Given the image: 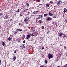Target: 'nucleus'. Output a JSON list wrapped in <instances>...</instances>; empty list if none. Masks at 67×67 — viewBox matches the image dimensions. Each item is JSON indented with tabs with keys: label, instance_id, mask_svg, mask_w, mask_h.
<instances>
[{
	"label": "nucleus",
	"instance_id": "1",
	"mask_svg": "<svg viewBox=\"0 0 67 67\" xmlns=\"http://www.w3.org/2000/svg\"><path fill=\"white\" fill-rule=\"evenodd\" d=\"M53 55H51V54L49 53L48 55V57L49 59H51L53 58Z\"/></svg>",
	"mask_w": 67,
	"mask_h": 67
},
{
	"label": "nucleus",
	"instance_id": "2",
	"mask_svg": "<svg viewBox=\"0 0 67 67\" xmlns=\"http://www.w3.org/2000/svg\"><path fill=\"white\" fill-rule=\"evenodd\" d=\"M59 37H60L62 36V35H63V33L62 32H61L58 33V34Z\"/></svg>",
	"mask_w": 67,
	"mask_h": 67
},
{
	"label": "nucleus",
	"instance_id": "3",
	"mask_svg": "<svg viewBox=\"0 0 67 67\" xmlns=\"http://www.w3.org/2000/svg\"><path fill=\"white\" fill-rule=\"evenodd\" d=\"M43 18V15H39V17H38V20L41 19Z\"/></svg>",
	"mask_w": 67,
	"mask_h": 67
},
{
	"label": "nucleus",
	"instance_id": "4",
	"mask_svg": "<svg viewBox=\"0 0 67 67\" xmlns=\"http://www.w3.org/2000/svg\"><path fill=\"white\" fill-rule=\"evenodd\" d=\"M49 15L50 16H53L54 14H53L52 13H50V12H49Z\"/></svg>",
	"mask_w": 67,
	"mask_h": 67
},
{
	"label": "nucleus",
	"instance_id": "5",
	"mask_svg": "<svg viewBox=\"0 0 67 67\" xmlns=\"http://www.w3.org/2000/svg\"><path fill=\"white\" fill-rule=\"evenodd\" d=\"M52 19V18L50 17H48L47 19V21H51Z\"/></svg>",
	"mask_w": 67,
	"mask_h": 67
},
{
	"label": "nucleus",
	"instance_id": "6",
	"mask_svg": "<svg viewBox=\"0 0 67 67\" xmlns=\"http://www.w3.org/2000/svg\"><path fill=\"white\" fill-rule=\"evenodd\" d=\"M8 15H6L4 17V19L7 20V19H8Z\"/></svg>",
	"mask_w": 67,
	"mask_h": 67
},
{
	"label": "nucleus",
	"instance_id": "7",
	"mask_svg": "<svg viewBox=\"0 0 67 67\" xmlns=\"http://www.w3.org/2000/svg\"><path fill=\"white\" fill-rule=\"evenodd\" d=\"M61 2H62L61 1H60L57 3V5H59V4H61Z\"/></svg>",
	"mask_w": 67,
	"mask_h": 67
},
{
	"label": "nucleus",
	"instance_id": "8",
	"mask_svg": "<svg viewBox=\"0 0 67 67\" xmlns=\"http://www.w3.org/2000/svg\"><path fill=\"white\" fill-rule=\"evenodd\" d=\"M23 38V39H24L25 37V35H24V34H23V35H22V37Z\"/></svg>",
	"mask_w": 67,
	"mask_h": 67
},
{
	"label": "nucleus",
	"instance_id": "9",
	"mask_svg": "<svg viewBox=\"0 0 67 67\" xmlns=\"http://www.w3.org/2000/svg\"><path fill=\"white\" fill-rule=\"evenodd\" d=\"M16 59V57L15 56L13 57V59L14 61H15Z\"/></svg>",
	"mask_w": 67,
	"mask_h": 67
},
{
	"label": "nucleus",
	"instance_id": "10",
	"mask_svg": "<svg viewBox=\"0 0 67 67\" xmlns=\"http://www.w3.org/2000/svg\"><path fill=\"white\" fill-rule=\"evenodd\" d=\"M40 24H42L43 23V21L41 20H39Z\"/></svg>",
	"mask_w": 67,
	"mask_h": 67
},
{
	"label": "nucleus",
	"instance_id": "11",
	"mask_svg": "<svg viewBox=\"0 0 67 67\" xmlns=\"http://www.w3.org/2000/svg\"><path fill=\"white\" fill-rule=\"evenodd\" d=\"M46 7H49V5L48 4H46Z\"/></svg>",
	"mask_w": 67,
	"mask_h": 67
},
{
	"label": "nucleus",
	"instance_id": "12",
	"mask_svg": "<svg viewBox=\"0 0 67 67\" xmlns=\"http://www.w3.org/2000/svg\"><path fill=\"white\" fill-rule=\"evenodd\" d=\"M17 30L18 31H22V29H18Z\"/></svg>",
	"mask_w": 67,
	"mask_h": 67
},
{
	"label": "nucleus",
	"instance_id": "13",
	"mask_svg": "<svg viewBox=\"0 0 67 67\" xmlns=\"http://www.w3.org/2000/svg\"><path fill=\"white\" fill-rule=\"evenodd\" d=\"M3 15V14L1 12L0 13V16H2Z\"/></svg>",
	"mask_w": 67,
	"mask_h": 67
},
{
	"label": "nucleus",
	"instance_id": "14",
	"mask_svg": "<svg viewBox=\"0 0 67 67\" xmlns=\"http://www.w3.org/2000/svg\"><path fill=\"white\" fill-rule=\"evenodd\" d=\"M2 43L3 46H4V45L5 44V43L3 41H2Z\"/></svg>",
	"mask_w": 67,
	"mask_h": 67
},
{
	"label": "nucleus",
	"instance_id": "15",
	"mask_svg": "<svg viewBox=\"0 0 67 67\" xmlns=\"http://www.w3.org/2000/svg\"><path fill=\"white\" fill-rule=\"evenodd\" d=\"M27 37H28L29 38H30V37H31V36L29 34L27 35Z\"/></svg>",
	"mask_w": 67,
	"mask_h": 67
},
{
	"label": "nucleus",
	"instance_id": "16",
	"mask_svg": "<svg viewBox=\"0 0 67 67\" xmlns=\"http://www.w3.org/2000/svg\"><path fill=\"white\" fill-rule=\"evenodd\" d=\"M26 4L27 7H29V6H30V5H29L28 3L27 2L26 3Z\"/></svg>",
	"mask_w": 67,
	"mask_h": 67
},
{
	"label": "nucleus",
	"instance_id": "17",
	"mask_svg": "<svg viewBox=\"0 0 67 67\" xmlns=\"http://www.w3.org/2000/svg\"><path fill=\"white\" fill-rule=\"evenodd\" d=\"M18 33V31H15V32H14V34H16V33Z\"/></svg>",
	"mask_w": 67,
	"mask_h": 67
},
{
	"label": "nucleus",
	"instance_id": "18",
	"mask_svg": "<svg viewBox=\"0 0 67 67\" xmlns=\"http://www.w3.org/2000/svg\"><path fill=\"white\" fill-rule=\"evenodd\" d=\"M44 16L45 17H46V16H47V14H44Z\"/></svg>",
	"mask_w": 67,
	"mask_h": 67
},
{
	"label": "nucleus",
	"instance_id": "19",
	"mask_svg": "<svg viewBox=\"0 0 67 67\" xmlns=\"http://www.w3.org/2000/svg\"><path fill=\"white\" fill-rule=\"evenodd\" d=\"M64 36H63V38H65V37H66V35H65L63 34Z\"/></svg>",
	"mask_w": 67,
	"mask_h": 67
},
{
	"label": "nucleus",
	"instance_id": "20",
	"mask_svg": "<svg viewBox=\"0 0 67 67\" xmlns=\"http://www.w3.org/2000/svg\"><path fill=\"white\" fill-rule=\"evenodd\" d=\"M45 64H47V63H48L47 60H45Z\"/></svg>",
	"mask_w": 67,
	"mask_h": 67
},
{
	"label": "nucleus",
	"instance_id": "21",
	"mask_svg": "<svg viewBox=\"0 0 67 67\" xmlns=\"http://www.w3.org/2000/svg\"><path fill=\"white\" fill-rule=\"evenodd\" d=\"M41 29H44V26H42L41 27Z\"/></svg>",
	"mask_w": 67,
	"mask_h": 67
},
{
	"label": "nucleus",
	"instance_id": "22",
	"mask_svg": "<svg viewBox=\"0 0 67 67\" xmlns=\"http://www.w3.org/2000/svg\"><path fill=\"white\" fill-rule=\"evenodd\" d=\"M30 12H28V14H27V15H29L30 14Z\"/></svg>",
	"mask_w": 67,
	"mask_h": 67
},
{
	"label": "nucleus",
	"instance_id": "23",
	"mask_svg": "<svg viewBox=\"0 0 67 67\" xmlns=\"http://www.w3.org/2000/svg\"><path fill=\"white\" fill-rule=\"evenodd\" d=\"M8 40H9V41H10L11 40V37H9L8 38Z\"/></svg>",
	"mask_w": 67,
	"mask_h": 67
},
{
	"label": "nucleus",
	"instance_id": "24",
	"mask_svg": "<svg viewBox=\"0 0 67 67\" xmlns=\"http://www.w3.org/2000/svg\"><path fill=\"white\" fill-rule=\"evenodd\" d=\"M31 36H35V35H33V33H32L31 34Z\"/></svg>",
	"mask_w": 67,
	"mask_h": 67
},
{
	"label": "nucleus",
	"instance_id": "25",
	"mask_svg": "<svg viewBox=\"0 0 67 67\" xmlns=\"http://www.w3.org/2000/svg\"><path fill=\"white\" fill-rule=\"evenodd\" d=\"M50 3H51V4H52V3H53V2L52 1H51L50 2Z\"/></svg>",
	"mask_w": 67,
	"mask_h": 67
},
{
	"label": "nucleus",
	"instance_id": "26",
	"mask_svg": "<svg viewBox=\"0 0 67 67\" xmlns=\"http://www.w3.org/2000/svg\"><path fill=\"white\" fill-rule=\"evenodd\" d=\"M33 13H34V14H36V12L35 11L33 12Z\"/></svg>",
	"mask_w": 67,
	"mask_h": 67
},
{
	"label": "nucleus",
	"instance_id": "27",
	"mask_svg": "<svg viewBox=\"0 0 67 67\" xmlns=\"http://www.w3.org/2000/svg\"><path fill=\"white\" fill-rule=\"evenodd\" d=\"M24 21L25 22H26V21H27V19H25Z\"/></svg>",
	"mask_w": 67,
	"mask_h": 67
},
{
	"label": "nucleus",
	"instance_id": "28",
	"mask_svg": "<svg viewBox=\"0 0 67 67\" xmlns=\"http://www.w3.org/2000/svg\"><path fill=\"white\" fill-rule=\"evenodd\" d=\"M23 43H24H24H25V40H24V41H23Z\"/></svg>",
	"mask_w": 67,
	"mask_h": 67
},
{
	"label": "nucleus",
	"instance_id": "29",
	"mask_svg": "<svg viewBox=\"0 0 67 67\" xmlns=\"http://www.w3.org/2000/svg\"><path fill=\"white\" fill-rule=\"evenodd\" d=\"M20 16L21 17L22 16V14H20Z\"/></svg>",
	"mask_w": 67,
	"mask_h": 67
},
{
	"label": "nucleus",
	"instance_id": "30",
	"mask_svg": "<svg viewBox=\"0 0 67 67\" xmlns=\"http://www.w3.org/2000/svg\"><path fill=\"white\" fill-rule=\"evenodd\" d=\"M33 27H32L31 28V30H33Z\"/></svg>",
	"mask_w": 67,
	"mask_h": 67
},
{
	"label": "nucleus",
	"instance_id": "31",
	"mask_svg": "<svg viewBox=\"0 0 67 67\" xmlns=\"http://www.w3.org/2000/svg\"><path fill=\"white\" fill-rule=\"evenodd\" d=\"M52 24H53V25H55V22H53L52 23Z\"/></svg>",
	"mask_w": 67,
	"mask_h": 67
},
{
	"label": "nucleus",
	"instance_id": "32",
	"mask_svg": "<svg viewBox=\"0 0 67 67\" xmlns=\"http://www.w3.org/2000/svg\"><path fill=\"white\" fill-rule=\"evenodd\" d=\"M17 41L19 43L21 42V41L20 40H19V41Z\"/></svg>",
	"mask_w": 67,
	"mask_h": 67
},
{
	"label": "nucleus",
	"instance_id": "33",
	"mask_svg": "<svg viewBox=\"0 0 67 67\" xmlns=\"http://www.w3.org/2000/svg\"><path fill=\"white\" fill-rule=\"evenodd\" d=\"M19 11H20V10H19V9H18L17 10L18 12H19Z\"/></svg>",
	"mask_w": 67,
	"mask_h": 67
},
{
	"label": "nucleus",
	"instance_id": "34",
	"mask_svg": "<svg viewBox=\"0 0 67 67\" xmlns=\"http://www.w3.org/2000/svg\"><path fill=\"white\" fill-rule=\"evenodd\" d=\"M63 67H67V65H64L63 66Z\"/></svg>",
	"mask_w": 67,
	"mask_h": 67
},
{
	"label": "nucleus",
	"instance_id": "35",
	"mask_svg": "<svg viewBox=\"0 0 67 67\" xmlns=\"http://www.w3.org/2000/svg\"><path fill=\"white\" fill-rule=\"evenodd\" d=\"M44 49V47H42V50H43V49Z\"/></svg>",
	"mask_w": 67,
	"mask_h": 67
},
{
	"label": "nucleus",
	"instance_id": "36",
	"mask_svg": "<svg viewBox=\"0 0 67 67\" xmlns=\"http://www.w3.org/2000/svg\"><path fill=\"white\" fill-rule=\"evenodd\" d=\"M66 10H64L63 11V12H64V13H65V12H66Z\"/></svg>",
	"mask_w": 67,
	"mask_h": 67
},
{
	"label": "nucleus",
	"instance_id": "37",
	"mask_svg": "<svg viewBox=\"0 0 67 67\" xmlns=\"http://www.w3.org/2000/svg\"><path fill=\"white\" fill-rule=\"evenodd\" d=\"M14 53H16V51H14Z\"/></svg>",
	"mask_w": 67,
	"mask_h": 67
},
{
	"label": "nucleus",
	"instance_id": "38",
	"mask_svg": "<svg viewBox=\"0 0 67 67\" xmlns=\"http://www.w3.org/2000/svg\"><path fill=\"white\" fill-rule=\"evenodd\" d=\"M64 48H65V49H66V47L65 46L64 47Z\"/></svg>",
	"mask_w": 67,
	"mask_h": 67
},
{
	"label": "nucleus",
	"instance_id": "39",
	"mask_svg": "<svg viewBox=\"0 0 67 67\" xmlns=\"http://www.w3.org/2000/svg\"><path fill=\"white\" fill-rule=\"evenodd\" d=\"M25 10H28V9H25Z\"/></svg>",
	"mask_w": 67,
	"mask_h": 67
},
{
	"label": "nucleus",
	"instance_id": "40",
	"mask_svg": "<svg viewBox=\"0 0 67 67\" xmlns=\"http://www.w3.org/2000/svg\"><path fill=\"white\" fill-rule=\"evenodd\" d=\"M56 18V17L55 16H54L53 17V18H54V19H55V18Z\"/></svg>",
	"mask_w": 67,
	"mask_h": 67
},
{
	"label": "nucleus",
	"instance_id": "41",
	"mask_svg": "<svg viewBox=\"0 0 67 67\" xmlns=\"http://www.w3.org/2000/svg\"><path fill=\"white\" fill-rule=\"evenodd\" d=\"M39 5H42V4H39Z\"/></svg>",
	"mask_w": 67,
	"mask_h": 67
},
{
	"label": "nucleus",
	"instance_id": "42",
	"mask_svg": "<svg viewBox=\"0 0 67 67\" xmlns=\"http://www.w3.org/2000/svg\"><path fill=\"white\" fill-rule=\"evenodd\" d=\"M19 25H21V23H19Z\"/></svg>",
	"mask_w": 67,
	"mask_h": 67
},
{
	"label": "nucleus",
	"instance_id": "43",
	"mask_svg": "<svg viewBox=\"0 0 67 67\" xmlns=\"http://www.w3.org/2000/svg\"><path fill=\"white\" fill-rule=\"evenodd\" d=\"M38 2H40V0H38Z\"/></svg>",
	"mask_w": 67,
	"mask_h": 67
},
{
	"label": "nucleus",
	"instance_id": "44",
	"mask_svg": "<svg viewBox=\"0 0 67 67\" xmlns=\"http://www.w3.org/2000/svg\"><path fill=\"white\" fill-rule=\"evenodd\" d=\"M23 12H26V11H25V10H24L23 11Z\"/></svg>",
	"mask_w": 67,
	"mask_h": 67
},
{
	"label": "nucleus",
	"instance_id": "45",
	"mask_svg": "<svg viewBox=\"0 0 67 67\" xmlns=\"http://www.w3.org/2000/svg\"><path fill=\"white\" fill-rule=\"evenodd\" d=\"M64 10H66V8H64Z\"/></svg>",
	"mask_w": 67,
	"mask_h": 67
},
{
	"label": "nucleus",
	"instance_id": "46",
	"mask_svg": "<svg viewBox=\"0 0 67 67\" xmlns=\"http://www.w3.org/2000/svg\"><path fill=\"white\" fill-rule=\"evenodd\" d=\"M11 36L13 37V35H11Z\"/></svg>",
	"mask_w": 67,
	"mask_h": 67
},
{
	"label": "nucleus",
	"instance_id": "47",
	"mask_svg": "<svg viewBox=\"0 0 67 67\" xmlns=\"http://www.w3.org/2000/svg\"><path fill=\"white\" fill-rule=\"evenodd\" d=\"M26 39H29V37H26Z\"/></svg>",
	"mask_w": 67,
	"mask_h": 67
},
{
	"label": "nucleus",
	"instance_id": "48",
	"mask_svg": "<svg viewBox=\"0 0 67 67\" xmlns=\"http://www.w3.org/2000/svg\"><path fill=\"white\" fill-rule=\"evenodd\" d=\"M49 32L48 31L47 32V34H48Z\"/></svg>",
	"mask_w": 67,
	"mask_h": 67
},
{
	"label": "nucleus",
	"instance_id": "49",
	"mask_svg": "<svg viewBox=\"0 0 67 67\" xmlns=\"http://www.w3.org/2000/svg\"><path fill=\"white\" fill-rule=\"evenodd\" d=\"M23 48H25V46H23Z\"/></svg>",
	"mask_w": 67,
	"mask_h": 67
},
{
	"label": "nucleus",
	"instance_id": "50",
	"mask_svg": "<svg viewBox=\"0 0 67 67\" xmlns=\"http://www.w3.org/2000/svg\"><path fill=\"white\" fill-rule=\"evenodd\" d=\"M38 11H36V13H37V12H38Z\"/></svg>",
	"mask_w": 67,
	"mask_h": 67
},
{
	"label": "nucleus",
	"instance_id": "51",
	"mask_svg": "<svg viewBox=\"0 0 67 67\" xmlns=\"http://www.w3.org/2000/svg\"><path fill=\"white\" fill-rule=\"evenodd\" d=\"M30 41H33V39H32V40H30Z\"/></svg>",
	"mask_w": 67,
	"mask_h": 67
},
{
	"label": "nucleus",
	"instance_id": "52",
	"mask_svg": "<svg viewBox=\"0 0 67 67\" xmlns=\"http://www.w3.org/2000/svg\"><path fill=\"white\" fill-rule=\"evenodd\" d=\"M24 45H25V44H24L23 45V46H24Z\"/></svg>",
	"mask_w": 67,
	"mask_h": 67
},
{
	"label": "nucleus",
	"instance_id": "53",
	"mask_svg": "<svg viewBox=\"0 0 67 67\" xmlns=\"http://www.w3.org/2000/svg\"><path fill=\"white\" fill-rule=\"evenodd\" d=\"M37 19V20H36V22H37V21H38V20L37 19Z\"/></svg>",
	"mask_w": 67,
	"mask_h": 67
},
{
	"label": "nucleus",
	"instance_id": "54",
	"mask_svg": "<svg viewBox=\"0 0 67 67\" xmlns=\"http://www.w3.org/2000/svg\"><path fill=\"white\" fill-rule=\"evenodd\" d=\"M42 66L43 67H45V65H43Z\"/></svg>",
	"mask_w": 67,
	"mask_h": 67
},
{
	"label": "nucleus",
	"instance_id": "55",
	"mask_svg": "<svg viewBox=\"0 0 67 67\" xmlns=\"http://www.w3.org/2000/svg\"><path fill=\"white\" fill-rule=\"evenodd\" d=\"M60 67V66H57V67Z\"/></svg>",
	"mask_w": 67,
	"mask_h": 67
},
{
	"label": "nucleus",
	"instance_id": "56",
	"mask_svg": "<svg viewBox=\"0 0 67 67\" xmlns=\"http://www.w3.org/2000/svg\"><path fill=\"white\" fill-rule=\"evenodd\" d=\"M10 21H12V19H10Z\"/></svg>",
	"mask_w": 67,
	"mask_h": 67
},
{
	"label": "nucleus",
	"instance_id": "57",
	"mask_svg": "<svg viewBox=\"0 0 67 67\" xmlns=\"http://www.w3.org/2000/svg\"><path fill=\"white\" fill-rule=\"evenodd\" d=\"M36 0H33L34 1H36Z\"/></svg>",
	"mask_w": 67,
	"mask_h": 67
},
{
	"label": "nucleus",
	"instance_id": "58",
	"mask_svg": "<svg viewBox=\"0 0 67 67\" xmlns=\"http://www.w3.org/2000/svg\"><path fill=\"white\" fill-rule=\"evenodd\" d=\"M61 3H62L61 4H62L63 3V2H61Z\"/></svg>",
	"mask_w": 67,
	"mask_h": 67
},
{
	"label": "nucleus",
	"instance_id": "59",
	"mask_svg": "<svg viewBox=\"0 0 67 67\" xmlns=\"http://www.w3.org/2000/svg\"><path fill=\"white\" fill-rule=\"evenodd\" d=\"M66 55L67 56V54H66Z\"/></svg>",
	"mask_w": 67,
	"mask_h": 67
},
{
	"label": "nucleus",
	"instance_id": "60",
	"mask_svg": "<svg viewBox=\"0 0 67 67\" xmlns=\"http://www.w3.org/2000/svg\"><path fill=\"white\" fill-rule=\"evenodd\" d=\"M16 12H17V11H16Z\"/></svg>",
	"mask_w": 67,
	"mask_h": 67
},
{
	"label": "nucleus",
	"instance_id": "61",
	"mask_svg": "<svg viewBox=\"0 0 67 67\" xmlns=\"http://www.w3.org/2000/svg\"><path fill=\"white\" fill-rule=\"evenodd\" d=\"M37 35H36V36H37Z\"/></svg>",
	"mask_w": 67,
	"mask_h": 67
},
{
	"label": "nucleus",
	"instance_id": "62",
	"mask_svg": "<svg viewBox=\"0 0 67 67\" xmlns=\"http://www.w3.org/2000/svg\"><path fill=\"white\" fill-rule=\"evenodd\" d=\"M37 14H38V13H37Z\"/></svg>",
	"mask_w": 67,
	"mask_h": 67
},
{
	"label": "nucleus",
	"instance_id": "63",
	"mask_svg": "<svg viewBox=\"0 0 67 67\" xmlns=\"http://www.w3.org/2000/svg\"><path fill=\"white\" fill-rule=\"evenodd\" d=\"M37 15H36V16H37Z\"/></svg>",
	"mask_w": 67,
	"mask_h": 67
},
{
	"label": "nucleus",
	"instance_id": "64",
	"mask_svg": "<svg viewBox=\"0 0 67 67\" xmlns=\"http://www.w3.org/2000/svg\"><path fill=\"white\" fill-rule=\"evenodd\" d=\"M1 27V26H0V28Z\"/></svg>",
	"mask_w": 67,
	"mask_h": 67
}]
</instances>
